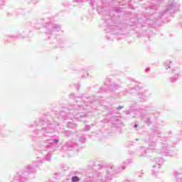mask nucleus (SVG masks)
Wrapping results in <instances>:
<instances>
[{"label":"nucleus","instance_id":"1","mask_svg":"<svg viewBox=\"0 0 182 182\" xmlns=\"http://www.w3.org/2000/svg\"><path fill=\"white\" fill-rule=\"evenodd\" d=\"M72 181H73V182H77V181H79V177H77V176H73V177L72 178Z\"/></svg>","mask_w":182,"mask_h":182},{"label":"nucleus","instance_id":"2","mask_svg":"<svg viewBox=\"0 0 182 182\" xmlns=\"http://www.w3.org/2000/svg\"><path fill=\"white\" fill-rule=\"evenodd\" d=\"M137 127V125L135 124V125H134V127Z\"/></svg>","mask_w":182,"mask_h":182},{"label":"nucleus","instance_id":"3","mask_svg":"<svg viewBox=\"0 0 182 182\" xmlns=\"http://www.w3.org/2000/svg\"><path fill=\"white\" fill-rule=\"evenodd\" d=\"M55 143H58V141H55Z\"/></svg>","mask_w":182,"mask_h":182}]
</instances>
